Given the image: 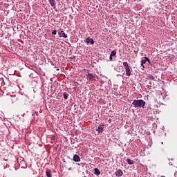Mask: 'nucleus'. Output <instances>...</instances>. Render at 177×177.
<instances>
[{"instance_id":"obj_1","label":"nucleus","mask_w":177,"mask_h":177,"mask_svg":"<svg viewBox=\"0 0 177 177\" xmlns=\"http://www.w3.org/2000/svg\"><path fill=\"white\" fill-rule=\"evenodd\" d=\"M132 104L135 109L138 107L144 108L145 106L146 105V102H145L143 100H135L133 102Z\"/></svg>"},{"instance_id":"obj_2","label":"nucleus","mask_w":177,"mask_h":177,"mask_svg":"<svg viewBox=\"0 0 177 177\" xmlns=\"http://www.w3.org/2000/svg\"><path fill=\"white\" fill-rule=\"evenodd\" d=\"M58 35L59 38H67L68 37L66 32H64L63 30L58 32Z\"/></svg>"},{"instance_id":"obj_3","label":"nucleus","mask_w":177,"mask_h":177,"mask_svg":"<svg viewBox=\"0 0 177 177\" xmlns=\"http://www.w3.org/2000/svg\"><path fill=\"white\" fill-rule=\"evenodd\" d=\"M87 80H89L90 81H95V75L92 73H88L86 75Z\"/></svg>"},{"instance_id":"obj_4","label":"nucleus","mask_w":177,"mask_h":177,"mask_svg":"<svg viewBox=\"0 0 177 177\" xmlns=\"http://www.w3.org/2000/svg\"><path fill=\"white\" fill-rule=\"evenodd\" d=\"M115 175H116V176L118 177H121L122 176V175H124V172L122 171V170L118 169L115 172Z\"/></svg>"},{"instance_id":"obj_5","label":"nucleus","mask_w":177,"mask_h":177,"mask_svg":"<svg viewBox=\"0 0 177 177\" xmlns=\"http://www.w3.org/2000/svg\"><path fill=\"white\" fill-rule=\"evenodd\" d=\"M85 42H86L87 44H91V45H93V44H95V41H93V39L87 37L85 40Z\"/></svg>"},{"instance_id":"obj_6","label":"nucleus","mask_w":177,"mask_h":177,"mask_svg":"<svg viewBox=\"0 0 177 177\" xmlns=\"http://www.w3.org/2000/svg\"><path fill=\"white\" fill-rule=\"evenodd\" d=\"M73 161L75 162H79V161H81V159L80 158V156L75 154L73 156Z\"/></svg>"},{"instance_id":"obj_7","label":"nucleus","mask_w":177,"mask_h":177,"mask_svg":"<svg viewBox=\"0 0 177 177\" xmlns=\"http://www.w3.org/2000/svg\"><path fill=\"white\" fill-rule=\"evenodd\" d=\"M125 71H126V75H127L128 77H130V75H131V68L129 67L126 68Z\"/></svg>"},{"instance_id":"obj_8","label":"nucleus","mask_w":177,"mask_h":177,"mask_svg":"<svg viewBox=\"0 0 177 177\" xmlns=\"http://www.w3.org/2000/svg\"><path fill=\"white\" fill-rule=\"evenodd\" d=\"M99 133H102L103 132V125H100L97 127V129L96 130Z\"/></svg>"},{"instance_id":"obj_9","label":"nucleus","mask_w":177,"mask_h":177,"mask_svg":"<svg viewBox=\"0 0 177 177\" xmlns=\"http://www.w3.org/2000/svg\"><path fill=\"white\" fill-rule=\"evenodd\" d=\"M48 2L53 8H55V6H56V3H55V0H48Z\"/></svg>"},{"instance_id":"obj_10","label":"nucleus","mask_w":177,"mask_h":177,"mask_svg":"<svg viewBox=\"0 0 177 177\" xmlns=\"http://www.w3.org/2000/svg\"><path fill=\"white\" fill-rule=\"evenodd\" d=\"M127 162H128V164L129 165H132V164H135V161H133V160H131L129 158L127 159Z\"/></svg>"},{"instance_id":"obj_11","label":"nucleus","mask_w":177,"mask_h":177,"mask_svg":"<svg viewBox=\"0 0 177 177\" xmlns=\"http://www.w3.org/2000/svg\"><path fill=\"white\" fill-rule=\"evenodd\" d=\"M94 174L95 175H100V171L97 168L94 169Z\"/></svg>"},{"instance_id":"obj_12","label":"nucleus","mask_w":177,"mask_h":177,"mask_svg":"<svg viewBox=\"0 0 177 177\" xmlns=\"http://www.w3.org/2000/svg\"><path fill=\"white\" fill-rule=\"evenodd\" d=\"M46 176L47 177H52L51 171L49 169H47L46 171Z\"/></svg>"},{"instance_id":"obj_13","label":"nucleus","mask_w":177,"mask_h":177,"mask_svg":"<svg viewBox=\"0 0 177 177\" xmlns=\"http://www.w3.org/2000/svg\"><path fill=\"white\" fill-rule=\"evenodd\" d=\"M150 62V60L149 59V58H147V57H145V59H142V61H141V63H142V64H146V62Z\"/></svg>"},{"instance_id":"obj_14","label":"nucleus","mask_w":177,"mask_h":177,"mask_svg":"<svg viewBox=\"0 0 177 177\" xmlns=\"http://www.w3.org/2000/svg\"><path fill=\"white\" fill-rule=\"evenodd\" d=\"M63 97H64V99L67 100L68 99V94H67V93H64Z\"/></svg>"},{"instance_id":"obj_15","label":"nucleus","mask_w":177,"mask_h":177,"mask_svg":"<svg viewBox=\"0 0 177 177\" xmlns=\"http://www.w3.org/2000/svg\"><path fill=\"white\" fill-rule=\"evenodd\" d=\"M123 66H124V68H129V66L128 65V62H123Z\"/></svg>"},{"instance_id":"obj_16","label":"nucleus","mask_w":177,"mask_h":177,"mask_svg":"<svg viewBox=\"0 0 177 177\" xmlns=\"http://www.w3.org/2000/svg\"><path fill=\"white\" fill-rule=\"evenodd\" d=\"M117 55V51L115 50H113L111 53V56H115Z\"/></svg>"},{"instance_id":"obj_17","label":"nucleus","mask_w":177,"mask_h":177,"mask_svg":"<svg viewBox=\"0 0 177 177\" xmlns=\"http://www.w3.org/2000/svg\"><path fill=\"white\" fill-rule=\"evenodd\" d=\"M148 77H149V80H155L154 76H153V75H149Z\"/></svg>"},{"instance_id":"obj_18","label":"nucleus","mask_w":177,"mask_h":177,"mask_svg":"<svg viewBox=\"0 0 177 177\" xmlns=\"http://www.w3.org/2000/svg\"><path fill=\"white\" fill-rule=\"evenodd\" d=\"M52 34H53V35H56V34H57V30H54L52 32Z\"/></svg>"},{"instance_id":"obj_19","label":"nucleus","mask_w":177,"mask_h":177,"mask_svg":"<svg viewBox=\"0 0 177 177\" xmlns=\"http://www.w3.org/2000/svg\"><path fill=\"white\" fill-rule=\"evenodd\" d=\"M109 59H110V61H111V62H113V56H111V55H110Z\"/></svg>"},{"instance_id":"obj_20","label":"nucleus","mask_w":177,"mask_h":177,"mask_svg":"<svg viewBox=\"0 0 177 177\" xmlns=\"http://www.w3.org/2000/svg\"><path fill=\"white\" fill-rule=\"evenodd\" d=\"M35 114H36V115H39V113H38V111H35Z\"/></svg>"},{"instance_id":"obj_21","label":"nucleus","mask_w":177,"mask_h":177,"mask_svg":"<svg viewBox=\"0 0 177 177\" xmlns=\"http://www.w3.org/2000/svg\"><path fill=\"white\" fill-rule=\"evenodd\" d=\"M141 66H142V67L145 68V66L143 64H142V62H141Z\"/></svg>"},{"instance_id":"obj_22","label":"nucleus","mask_w":177,"mask_h":177,"mask_svg":"<svg viewBox=\"0 0 177 177\" xmlns=\"http://www.w3.org/2000/svg\"><path fill=\"white\" fill-rule=\"evenodd\" d=\"M71 169H72V168H71V167H70V168L68 169V170H69V171H71Z\"/></svg>"}]
</instances>
